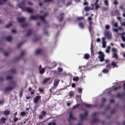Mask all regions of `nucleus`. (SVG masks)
<instances>
[{
    "mask_svg": "<svg viewBox=\"0 0 125 125\" xmlns=\"http://www.w3.org/2000/svg\"><path fill=\"white\" fill-rule=\"evenodd\" d=\"M122 39L123 41L124 42L125 41V37L122 36Z\"/></svg>",
    "mask_w": 125,
    "mask_h": 125,
    "instance_id": "79ce46f5",
    "label": "nucleus"
},
{
    "mask_svg": "<svg viewBox=\"0 0 125 125\" xmlns=\"http://www.w3.org/2000/svg\"><path fill=\"white\" fill-rule=\"evenodd\" d=\"M87 115V113L86 112V113L84 115H81L80 116L81 117L82 119H84L85 116H86Z\"/></svg>",
    "mask_w": 125,
    "mask_h": 125,
    "instance_id": "f3484780",
    "label": "nucleus"
},
{
    "mask_svg": "<svg viewBox=\"0 0 125 125\" xmlns=\"http://www.w3.org/2000/svg\"><path fill=\"white\" fill-rule=\"evenodd\" d=\"M105 28L106 29H108L109 28V26L108 25H106L105 26Z\"/></svg>",
    "mask_w": 125,
    "mask_h": 125,
    "instance_id": "37998d69",
    "label": "nucleus"
},
{
    "mask_svg": "<svg viewBox=\"0 0 125 125\" xmlns=\"http://www.w3.org/2000/svg\"><path fill=\"white\" fill-rule=\"evenodd\" d=\"M89 31H90V32H91V31H90V30L91 29V27L90 26L89 27Z\"/></svg>",
    "mask_w": 125,
    "mask_h": 125,
    "instance_id": "e2e57ef3",
    "label": "nucleus"
},
{
    "mask_svg": "<svg viewBox=\"0 0 125 125\" xmlns=\"http://www.w3.org/2000/svg\"><path fill=\"white\" fill-rule=\"evenodd\" d=\"M92 47H93V44H92V43L91 44V52H92V50H93Z\"/></svg>",
    "mask_w": 125,
    "mask_h": 125,
    "instance_id": "c03bdc74",
    "label": "nucleus"
},
{
    "mask_svg": "<svg viewBox=\"0 0 125 125\" xmlns=\"http://www.w3.org/2000/svg\"><path fill=\"white\" fill-rule=\"evenodd\" d=\"M74 95V93L73 92L71 91L69 92V95L70 96H72Z\"/></svg>",
    "mask_w": 125,
    "mask_h": 125,
    "instance_id": "a211bd4d",
    "label": "nucleus"
},
{
    "mask_svg": "<svg viewBox=\"0 0 125 125\" xmlns=\"http://www.w3.org/2000/svg\"><path fill=\"white\" fill-rule=\"evenodd\" d=\"M79 26L81 28H83L84 27V26L82 23H80L79 24Z\"/></svg>",
    "mask_w": 125,
    "mask_h": 125,
    "instance_id": "9b49d317",
    "label": "nucleus"
},
{
    "mask_svg": "<svg viewBox=\"0 0 125 125\" xmlns=\"http://www.w3.org/2000/svg\"><path fill=\"white\" fill-rule=\"evenodd\" d=\"M50 78H47L44 79L42 82V83L43 84H44L47 83L50 80Z\"/></svg>",
    "mask_w": 125,
    "mask_h": 125,
    "instance_id": "39448f33",
    "label": "nucleus"
},
{
    "mask_svg": "<svg viewBox=\"0 0 125 125\" xmlns=\"http://www.w3.org/2000/svg\"><path fill=\"white\" fill-rule=\"evenodd\" d=\"M3 112V113L4 114V115H8L10 113L8 111H5L4 112Z\"/></svg>",
    "mask_w": 125,
    "mask_h": 125,
    "instance_id": "2eb2a0df",
    "label": "nucleus"
},
{
    "mask_svg": "<svg viewBox=\"0 0 125 125\" xmlns=\"http://www.w3.org/2000/svg\"><path fill=\"white\" fill-rule=\"evenodd\" d=\"M120 35H125V32H123L122 33H121L120 34Z\"/></svg>",
    "mask_w": 125,
    "mask_h": 125,
    "instance_id": "09e8293b",
    "label": "nucleus"
},
{
    "mask_svg": "<svg viewBox=\"0 0 125 125\" xmlns=\"http://www.w3.org/2000/svg\"><path fill=\"white\" fill-rule=\"evenodd\" d=\"M106 67L108 69H109L111 68V65L110 64H108L106 66Z\"/></svg>",
    "mask_w": 125,
    "mask_h": 125,
    "instance_id": "2f4dec72",
    "label": "nucleus"
},
{
    "mask_svg": "<svg viewBox=\"0 0 125 125\" xmlns=\"http://www.w3.org/2000/svg\"><path fill=\"white\" fill-rule=\"evenodd\" d=\"M82 91V89L81 88H78V92L79 93H81Z\"/></svg>",
    "mask_w": 125,
    "mask_h": 125,
    "instance_id": "bb28decb",
    "label": "nucleus"
},
{
    "mask_svg": "<svg viewBox=\"0 0 125 125\" xmlns=\"http://www.w3.org/2000/svg\"><path fill=\"white\" fill-rule=\"evenodd\" d=\"M41 52V50L40 49H38L36 50V53L37 54L40 53Z\"/></svg>",
    "mask_w": 125,
    "mask_h": 125,
    "instance_id": "dca6fc26",
    "label": "nucleus"
},
{
    "mask_svg": "<svg viewBox=\"0 0 125 125\" xmlns=\"http://www.w3.org/2000/svg\"><path fill=\"white\" fill-rule=\"evenodd\" d=\"M113 3L115 5H117L118 4L117 2L115 0V1Z\"/></svg>",
    "mask_w": 125,
    "mask_h": 125,
    "instance_id": "4c0bfd02",
    "label": "nucleus"
},
{
    "mask_svg": "<svg viewBox=\"0 0 125 125\" xmlns=\"http://www.w3.org/2000/svg\"><path fill=\"white\" fill-rule=\"evenodd\" d=\"M42 114L43 115H45L46 114L45 112L44 111H42Z\"/></svg>",
    "mask_w": 125,
    "mask_h": 125,
    "instance_id": "ea45409f",
    "label": "nucleus"
},
{
    "mask_svg": "<svg viewBox=\"0 0 125 125\" xmlns=\"http://www.w3.org/2000/svg\"><path fill=\"white\" fill-rule=\"evenodd\" d=\"M74 118L71 115H70V120L74 119Z\"/></svg>",
    "mask_w": 125,
    "mask_h": 125,
    "instance_id": "a19ab883",
    "label": "nucleus"
},
{
    "mask_svg": "<svg viewBox=\"0 0 125 125\" xmlns=\"http://www.w3.org/2000/svg\"><path fill=\"white\" fill-rule=\"evenodd\" d=\"M96 41H97V42H99L100 41V39L99 38H97V39L96 40Z\"/></svg>",
    "mask_w": 125,
    "mask_h": 125,
    "instance_id": "6e6d98bb",
    "label": "nucleus"
},
{
    "mask_svg": "<svg viewBox=\"0 0 125 125\" xmlns=\"http://www.w3.org/2000/svg\"><path fill=\"white\" fill-rule=\"evenodd\" d=\"M84 10H85L88 11L90 10V8L89 7H86L84 8Z\"/></svg>",
    "mask_w": 125,
    "mask_h": 125,
    "instance_id": "393cba45",
    "label": "nucleus"
},
{
    "mask_svg": "<svg viewBox=\"0 0 125 125\" xmlns=\"http://www.w3.org/2000/svg\"><path fill=\"white\" fill-rule=\"evenodd\" d=\"M119 29L121 30H124V29L121 27H119Z\"/></svg>",
    "mask_w": 125,
    "mask_h": 125,
    "instance_id": "49530a36",
    "label": "nucleus"
},
{
    "mask_svg": "<svg viewBox=\"0 0 125 125\" xmlns=\"http://www.w3.org/2000/svg\"><path fill=\"white\" fill-rule=\"evenodd\" d=\"M71 86L73 87H74L75 86V84L74 83H73L72 84Z\"/></svg>",
    "mask_w": 125,
    "mask_h": 125,
    "instance_id": "de8ad7c7",
    "label": "nucleus"
},
{
    "mask_svg": "<svg viewBox=\"0 0 125 125\" xmlns=\"http://www.w3.org/2000/svg\"><path fill=\"white\" fill-rule=\"evenodd\" d=\"M40 18L42 20H43L44 19V17H42L41 16H39Z\"/></svg>",
    "mask_w": 125,
    "mask_h": 125,
    "instance_id": "603ef678",
    "label": "nucleus"
},
{
    "mask_svg": "<svg viewBox=\"0 0 125 125\" xmlns=\"http://www.w3.org/2000/svg\"><path fill=\"white\" fill-rule=\"evenodd\" d=\"M121 25L122 26H125V22H123L122 23H121Z\"/></svg>",
    "mask_w": 125,
    "mask_h": 125,
    "instance_id": "864d4df0",
    "label": "nucleus"
},
{
    "mask_svg": "<svg viewBox=\"0 0 125 125\" xmlns=\"http://www.w3.org/2000/svg\"><path fill=\"white\" fill-rule=\"evenodd\" d=\"M106 42H102V47L103 48H104L106 46Z\"/></svg>",
    "mask_w": 125,
    "mask_h": 125,
    "instance_id": "4468645a",
    "label": "nucleus"
},
{
    "mask_svg": "<svg viewBox=\"0 0 125 125\" xmlns=\"http://www.w3.org/2000/svg\"><path fill=\"white\" fill-rule=\"evenodd\" d=\"M59 82V80L58 79L55 80L53 83V85L54 86H56L58 85Z\"/></svg>",
    "mask_w": 125,
    "mask_h": 125,
    "instance_id": "423d86ee",
    "label": "nucleus"
},
{
    "mask_svg": "<svg viewBox=\"0 0 125 125\" xmlns=\"http://www.w3.org/2000/svg\"><path fill=\"white\" fill-rule=\"evenodd\" d=\"M11 78V77L10 76H8L7 77V79H10Z\"/></svg>",
    "mask_w": 125,
    "mask_h": 125,
    "instance_id": "0e129e2a",
    "label": "nucleus"
},
{
    "mask_svg": "<svg viewBox=\"0 0 125 125\" xmlns=\"http://www.w3.org/2000/svg\"><path fill=\"white\" fill-rule=\"evenodd\" d=\"M11 31H12V32L13 33H14L16 32V31L15 30H12Z\"/></svg>",
    "mask_w": 125,
    "mask_h": 125,
    "instance_id": "3c124183",
    "label": "nucleus"
},
{
    "mask_svg": "<svg viewBox=\"0 0 125 125\" xmlns=\"http://www.w3.org/2000/svg\"><path fill=\"white\" fill-rule=\"evenodd\" d=\"M112 51L113 52H115L117 51V50L115 48H113L112 49Z\"/></svg>",
    "mask_w": 125,
    "mask_h": 125,
    "instance_id": "7c9ffc66",
    "label": "nucleus"
},
{
    "mask_svg": "<svg viewBox=\"0 0 125 125\" xmlns=\"http://www.w3.org/2000/svg\"><path fill=\"white\" fill-rule=\"evenodd\" d=\"M41 98V96H36L34 100V103H36L39 101H40Z\"/></svg>",
    "mask_w": 125,
    "mask_h": 125,
    "instance_id": "7ed1b4c3",
    "label": "nucleus"
},
{
    "mask_svg": "<svg viewBox=\"0 0 125 125\" xmlns=\"http://www.w3.org/2000/svg\"><path fill=\"white\" fill-rule=\"evenodd\" d=\"M7 0H0V5L2 4L1 2L2 1H6Z\"/></svg>",
    "mask_w": 125,
    "mask_h": 125,
    "instance_id": "a18cd8bd",
    "label": "nucleus"
},
{
    "mask_svg": "<svg viewBox=\"0 0 125 125\" xmlns=\"http://www.w3.org/2000/svg\"><path fill=\"white\" fill-rule=\"evenodd\" d=\"M23 10H26L27 11L30 13L32 12L33 11V10L32 9L29 8H24L23 9Z\"/></svg>",
    "mask_w": 125,
    "mask_h": 125,
    "instance_id": "20e7f679",
    "label": "nucleus"
},
{
    "mask_svg": "<svg viewBox=\"0 0 125 125\" xmlns=\"http://www.w3.org/2000/svg\"><path fill=\"white\" fill-rule=\"evenodd\" d=\"M34 91H33L31 93V94H34Z\"/></svg>",
    "mask_w": 125,
    "mask_h": 125,
    "instance_id": "774afa93",
    "label": "nucleus"
},
{
    "mask_svg": "<svg viewBox=\"0 0 125 125\" xmlns=\"http://www.w3.org/2000/svg\"><path fill=\"white\" fill-rule=\"evenodd\" d=\"M94 5H95V9L96 10L98 9L100 7L97 4Z\"/></svg>",
    "mask_w": 125,
    "mask_h": 125,
    "instance_id": "cd10ccee",
    "label": "nucleus"
},
{
    "mask_svg": "<svg viewBox=\"0 0 125 125\" xmlns=\"http://www.w3.org/2000/svg\"><path fill=\"white\" fill-rule=\"evenodd\" d=\"M39 90L41 92H43V90L42 89L39 88Z\"/></svg>",
    "mask_w": 125,
    "mask_h": 125,
    "instance_id": "8fccbe9b",
    "label": "nucleus"
},
{
    "mask_svg": "<svg viewBox=\"0 0 125 125\" xmlns=\"http://www.w3.org/2000/svg\"><path fill=\"white\" fill-rule=\"evenodd\" d=\"M111 48V47L109 46H107V49L109 50Z\"/></svg>",
    "mask_w": 125,
    "mask_h": 125,
    "instance_id": "4d7b16f0",
    "label": "nucleus"
},
{
    "mask_svg": "<svg viewBox=\"0 0 125 125\" xmlns=\"http://www.w3.org/2000/svg\"><path fill=\"white\" fill-rule=\"evenodd\" d=\"M25 18L23 17L19 18L17 19V20L18 22H22Z\"/></svg>",
    "mask_w": 125,
    "mask_h": 125,
    "instance_id": "0eeeda50",
    "label": "nucleus"
},
{
    "mask_svg": "<svg viewBox=\"0 0 125 125\" xmlns=\"http://www.w3.org/2000/svg\"><path fill=\"white\" fill-rule=\"evenodd\" d=\"M112 65L114 66V67H115L116 65V63L114 62H112L111 63Z\"/></svg>",
    "mask_w": 125,
    "mask_h": 125,
    "instance_id": "b1692460",
    "label": "nucleus"
},
{
    "mask_svg": "<svg viewBox=\"0 0 125 125\" xmlns=\"http://www.w3.org/2000/svg\"><path fill=\"white\" fill-rule=\"evenodd\" d=\"M105 38L104 37H103L102 38V42H105Z\"/></svg>",
    "mask_w": 125,
    "mask_h": 125,
    "instance_id": "58836bf2",
    "label": "nucleus"
},
{
    "mask_svg": "<svg viewBox=\"0 0 125 125\" xmlns=\"http://www.w3.org/2000/svg\"><path fill=\"white\" fill-rule=\"evenodd\" d=\"M85 106L86 107H91V105L90 104H85Z\"/></svg>",
    "mask_w": 125,
    "mask_h": 125,
    "instance_id": "f704fd0d",
    "label": "nucleus"
},
{
    "mask_svg": "<svg viewBox=\"0 0 125 125\" xmlns=\"http://www.w3.org/2000/svg\"><path fill=\"white\" fill-rule=\"evenodd\" d=\"M98 53L100 55L98 58L100 59V61L102 62L104 61V53L101 51L99 52Z\"/></svg>",
    "mask_w": 125,
    "mask_h": 125,
    "instance_id": "f257e3e1",
    "label": "nucleus"
},
{
    "mask_svg": "<svg viewBox=\"0 0 125 125\" xmlns=\"http://www.w3.org/2000/svg\"><path fill=\"white\" fill-rule=\"evenodd\" d=\"M4 55L5 56H7L8 55V54L6 52H5L4 53Z\"/></svg>",
    "mask_w": 125,
    "mask_h": 125,
    "instance_id": "680f3d73",
    "label": "nucleus"
},
{
    "mask_svg": "<svg viewBox=\"0 0 125 125\" xmlns=\"http://www.w3.org/2000/svg\"><path fill=\"white\" fill-rule=\"evenodd\" d=\"M87 4H88V3L87 2H84L83 3V5H87Z\"/></svg>",
    "mask_w": 125,
    "mask_h": 125,
    "instance_id": "bf43d9fd",
    "label": "nucleus"
},
{
    "mask_svg": "<svg viewBox=\"0 0 125 125\" xmlns=\"http://www.w3.org/2000/svg\"><path fill=\"white\" fill-rule=\"evenodd\" d=\"M121 47L123 48H125V44L124 43H121Z\"/></svg>",
    "mask_w": 125,
    "mask_h": 125,
    "instance_id": "72a5a7b5",
    "label": "nucleus"
},
{
    "mask_svg": "<svg viewBox=\"0 0 125 125\" xmlns=\"http://www.w3.org/2000/svg\"><path fill=\"white\" fill-rule=\"evenodd\" d=\"M102 72L103 73H107L108 72V71L107 69H104L103 70Z\"/></svg>",
    "mask_w": 125,
    "mask_h": 125,
    "instance_id": "9d476101",
    "label": "nucleus"
},
{
    "mask_svg": "<svg viewBox=\"0 0 125 125\" xmlns=\"http://www.w3.org/2000/svg\"><path fill=\"white\" fill-rule=\"evenodd\" d=\"M71 104L69 103H67V105L68 106H69Z\"/></svg>",
    "mask_w": 125,
    "mask_h": 125,
    "instance_id": "69168bd1",
    "label": "nucleus"
},
{
    "mask_svg": "<svg viewBox=\"0 0 125 125\" xmlns=\"http://www.w3.org/2000/svg\"><path fill=\"white\" fill-rule=\"evenodd\" d=\"M37 18V17L35 16H31L30 19L32 20H35Z\"/></svg>",
    "mask_w": 125,
    "mask_h": 125,
    "instance_id": "f8f14e48",
    "label": "nucleus"
},
{
    "mask_svg": "<svg viewBox=\"0 0 125 125\" xmlns=\"http://www.w3.org/2000/svg\"><path fill=\"white\" fill-rule=\"evenodd\" d=\"M21 116H23L25 115V112H21Z\"/></svg>",
    "mask_w": 125,
    "mask_h": 125,
    "instance_id": "c85d7f7f",
    "label": "nucleus"
},
{
    "mask_svg": "<svg viewBox=\"0 0 125 125\" xmlns=\"http://www.w3.org/2000/svg\"><path fill=\"white\" fill-rule=\"evenodd\" d=\"M104 2L105 5L106 6L108 5V1L107 0H104Z\"/></svg>",
    "mask_w": 125,
    "mask_h": 125,
    "instance_id": "aec40b11",
    "label": "nucleus"
},
{
    "mask_svg": "<svg viewBox=\"0 0 125 125\" xmlns=\"http://www.w3.org/2000/svg\"><path fill=\"white\" fill-rule=\"evenodd\" d=\"M45 72V69L44 68H42L40 71V73L41 74H42L44 73Z\"/></svg>",
    "mask_w": 125,
    "mask_h": 125,
    "instance_id": "1a4fd4ad",
    "label": "nucleus"
},
{
    "mask_svg": "<svg viewBox=\"0 0 125 125\" xmlns=\"http://www.w3.org/2000/svg\"><path fill=\"white\" fill-rule=\"evenodd\" d=\"M12 25V24L11 23H9L6 26V27L7 28H9Z\"/></svg>",
    "mask_w": 125,
    "mask_h": 125,
    "instance_id": "4be33fe9",
    "label": "nucleus"
},
{
    "mask_svg": "<svg viewBox=\"0 0 125 125\" xmlns=\"http://www.w3.org/2000/svg\"><path fill=\"white\" fill-rule=\"evenodd\" d=\"M105 51L106 52V53H108L109 52V50L106 49L105 50Z\"/></svg>",
    "mask_w": 125,
    "mask_h": 125,
    "instance_id": "052dcab7",
    "label": "nucleus"
},
{
    "mask_svg": "<svg viewBox=\"0 0 125 125\" xmlns=\"http://www.w3.org/2000/svg\"><path fill=\"white\" fill-rule=\"evenodd\" d=\"M43 117V116L42 115H40V116H39V117L40 118H42V117Z\"/></svg>",
    "mask_w": 125,
    "mask_h": 125,
    "instance_id": "338daca9",
    "label": "nucleus"
},
{
    "mask_svg": "<svg viewBox=\"0 0 125 125\" xmlns=\"http://www.w3.org/2000/svg\"><path fill=\"white\" fill-rule=\"evenodd\" d=\"M6 40L8 41H10L11 40V38L10 37H8L6 38Z\"/></svg>",
    "mask_w": 125,
    "mask_h": 125,
    "instance_id": "412c9836",
    "label": "nucleus"
},
{
    "mask_svg": "<svg viewBox=\"0 0 125 125\" xmlns=\"http://www.w3.org/2000/svg\"><path fill=\"white\" fill-rule=\"evenodd\" d=\"M118 29H116V28H115L114 29H113V31H115L116 32H118Z\"/></svg>",
    "mask_w": 125,
    "mask_h": 125,
    "instance_id": "e433bc0d",
    "label": "nucleus"
},
{
    "mask_svg": "<svg viewBox=\"0 0 125 125\" xmlns=\"http://www.w3.org/2000/svg\"><path fill=\"white\" fill-rule=\"evenodd\" d=\"M112 57L114 58H118V57L117 56V54H116L115 53H113Z\"/></svg>",
    "mask_w": 125,
    "mask_h": 125,
    "instance_id": "ddd939ff",
    "label": "nucleus"
},
{
    "mask_svg": "<svg viewBox=\"0 0 125 125\" xmlns=\"http://www.w3.org/2000/svg\"><path fill=\"white\" fill-rule=\"evenodd\" d=\"M105 36L107 39H110L111 38L112 36V33L110 32H107L105 34Z\"/></svg>",
    "mask_w": 125,
    "mask_h": 125,
    "instance_id": "f03ea898",
    "label": "nucleus"
},
{
    "mask_svg": "<svg viewBox=\"0 0 125 125\" xmlns=\"http://www.w3.org/2000/svg\"><path fill=\"white\" fill-rule=\"evenodd\" d=\"M78 77H74L73 78V80L74 81H77L78 80Z\"/></svg>",
    "mask_w": 125,
    "mask_h": 125,
    "instance_id": "a878e982",
    "label": "nucleus"
},
{
    "mask_svg": "<svg viewBox=\"0 0 125 125\" xmlns=\"http://www.w3.org/2000/svg\"><path fill=\"white\" fill-rule=\"evenodd\" d=\"M18 119L16 117H14V118L13 119V120L14 122H16V121H18Z\"/></svg>",
    "mask_w": 125,
    "mask_h": 125,
    "instance_id": "c9c22d12",
    "label": "nucleus"
},
{
    "mask_svg": "<svg viewBox=\"0 0 125 125\" xmlns=\"http://www.w3.org/2000/svg\"><path fill=\"white\" fill-rule=\"evenodd\" d=\"M114 26L115 27H116L117 26V23H115Z\"/></svg>",
    "mask_w": 125,
    "mask_h": 125,
    "instance_id": "13d9d810",
    "label": "nucleus"
},
{
    "mask_svg": "<svg viewBox=\"0 0 125 125\" xmlns=\"http://www.w3.org/2000/svg\"><path fill=\"white\" fill-rule=\"evenodd\" d=\"M98 0H96V2L94 3V4H97V2L98 1Z\"/></svg>",
    "mask_w": 125,
    "mask_h": 125,
    "instance_id": "5fc2aeb1",
    "label": "nucleus"
},
{
    "mask_svg": "<svg viewBox=\"0 0 125 125\" xmlns=\"http://www.w3.org/2000/svg\"><path fill=\"white\" fill-rule=\"evenodd\" d=\"M89 57V55L88 53H86L84 55L83 58H84L85 59H88Z\"/></svg>",
    "mask_w": 125,
    "mask_h": 125,
    "instance_id": "6e6552de",
    "label": "nucleus"
},
{
    "mask_svg": "<svg viewBox=\"0 0 125 125\" xmlns=\"http://www.w3.org/2000/svg\"><path fill=\"white\" fill-rule=\"evenodd\" d=\"M6 120V118H3L1 119L0 122L2 123H4V122Z\"/></svg>",
    "mask_w": 125,
    "mask_h": 125,
    "instance_id": "6ab92c4d",
    "label": "nucleus"
},
{
    "mask_svg": "<svg viewBox=\"0 0 125 125\" xmlns=\"http://www.w3.org/2000/svg\"><path fill=\"white\" fill-rule=\"evenodd\" d=\"M58 71L59 72H61L62 71V69L61 68H58Z\"/></svg>",
    "mask_w": 125,
    "mask_h": 125,
    "instance_id": "c756f323",
    "label": "nucleus"
},
{
    "mask_svg": "<svg viewBox=\"0 0 125 125\" xmlns=\"http://www.w3.org/2000/svg\"><path fill=\"white\" fill-rule=\"evenodd\" d=\"M55 123L53 122L50 123H48V125H55Z\"/></svg>",
    "mask_w": 125,
    "mask_h": 125,
    "instance_id": "473e14b6",
    "label": "nucleus"
},
{
    "mask_svg": "<svg viewBox=\"0 0 125 125\" xmlns=\"http://www.w3.org/2000/svg\"><path fill=\"white\" fill-rule=\"evenodd\" d=\"M120 8L121 9L123 10L125 12V8H124L123 6L121 5L120 6Z\"/></svg>",
    "mask_w": 125,
    "mask_h": 125,
    "instance_id": "5701e85b",
    "label": "nucleus"
}]
</instances>
